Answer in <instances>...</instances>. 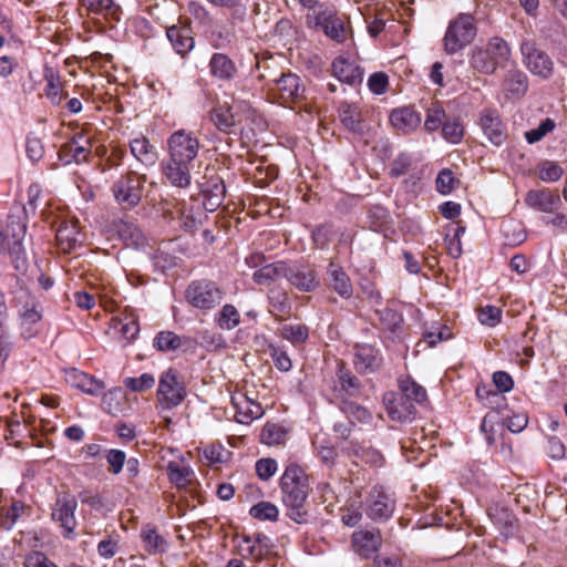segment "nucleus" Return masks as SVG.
<instances>
[{"instance_id": "f257e3e1", "label": "nucleus", "mask_w": 567, "mask_h": 567, "mask_svg": "<svg viewBox=\"0 0 567 567\" xmlns=\"http://www.w3.org/2000/svg\"><path fill=\"white\" fill-rule=\"evenodd\" d=\"M27 228L28 208L20 205L13 206L6 220L0 221V255L9 257L19 271H24L28 265L24 247Z\"/></svg>"}, {"instance_id": "f03ea898", "label": "nucleus", "mask_w": 567, "mask_h": 567, "mask_svg": "<svg viewBox=\"0 0 567 567\" xmlns=\"http://www.w3.org/2000/svg\"><path fill=\"white\" fill-rule=\"evenodd\" d=\"M280 488L287 515L298 524H306L309 515L305 504L310 486L305 470L296 463L289 464L280 478Z\"/></svg>"}, {"instance_id": "7ed1b4c3", "label": "nucleus", "mask_w": 567, "mask_h": 567, "mask_svg": "<svg viewBox=\"0 0 567 567\" xmlns=\"http://www.w3.org/2000/svg\"><path fill=\"white\" fill-rule=\"evenodd\" d=\"M511 61V45L501 37H492L485 45L474 48L470 55L471 66L486 75L494 74L498 68H505Z\"/></svg>"}, {"instance_id": "20e7f679", "label": "nucleus", "mask_w": 567, "mask_h": 567, "mask_svg": "<svg viewBox=\"0 0 567 567\" xmlns=\"http://www.w3.org/2000/svg\"><path fill=\"white\" fill-rule=\"evenodd\" d=\"M475 19L470 13H460L447 25L444 35V50L447 54H455L467 47L476 37Z\"/></svg>"}, {"instance_id": "39448f33", "label": "nucleus", "mask_w": 567, "mask_h": 567, "mask_svg": "<svg viewBox=\"0 0 567 567\" xmlns=\"http://www.w3.org/2000/svg\"><path fill=\"white\" fill-rule=\"evenodd\" d=\"M146 182L145 175L128 172L120 176L112 185V193L116 203L125 209H132L142 199V189Z\"/></svg>"}, {"instance_id": "423d86ee", "label": "nucleus", "mask_w": 567, "mask_h": 567, "mask_svg": "<svg viewBox=\"0 0 567 567\" xmlns=\"http://www.w3.org/2000/svg\"><path fill=\"white\" fill-rule=\"evenodd\" d=\"M522 60L526 69L542 80H548L554 74V62L551 58L537 47L532 39H524L519 44Z\"/></svg>"}, {"instance_id": "0eeeda50", "label": "nucleus", "mask_w": 567, "mask_h": 567, "mask_svg": "<svg viewBox=\"0 0 567 567\" xmlns=\"http://www.w3.org/2000/svg\"><path fill=\"white\" fill-rule=\"evenodd\" d=\"M167 147L169 159L194 164L200 148V143L193 132L182 128L169 135Z\"/></svg>"}, {"instance_id": "6e6552de", "label": "nucleus", "mask_w": 567, "mask_h": 567, "mask_svg": "<svg viewBox=\"0 0 567 567\" xmlns=\"http://www.w3.org/2000/svg\"><path fill=\"white\" fill-rule=\"evenodd\" d=\"M186 300L195 308L210 310L223 300V291L209 280L193 281L186 289Z\"/></svg>"}, {"instance_id": "1a4fd4ad", "label": "nucleus", "mask_w": 567, "mask_h": 567, "mask_svg": "<svg viewBox=\"0 0 567 567\" xmlns=\"http://www.w3.org/2000/svg\"><path fill=\"white\" fill-rule=\"evenodd\" d=\"M307 23L310 27L322 29L327 37L338 43H342L347 39V30L342 19L332 10L323 9L322 6L307 14Z\"/></svg>"}, {"instance_id": "9d476101", "label": "nucleus", "mask_w": 567, "mask_h": 567, "mask_svg": "<svg viewBox=\"0 0 567 567\" xmlns=\"http://www.w3.org/2000/svg\"><path fill=\"white\" fill-rule=\"evenodd\" d=\"M270 91L281 104L299 103L305 97L306 86L299 75L282 73L271 82Z\"/></svg>"}, {"instance_id": "9b49d317", "label": "nucleus", "mask_w": 567, "mask_h": 567, "mask_svg": "<svg viewBox=\"0 0 567 567\" xmlns=\"http://www.w3.org/2000/svg\"><path fill=\"white\" fill-rule=\"evenodd\" d=\"M395 509V499L381 486H374L365 499L367 516L375 522L388 520Z\"/></svg>"}, {"instance_id": "f8f14e48", "label": "nucleus", "mask_w": 567, "mask_h": 567, "mask_svg": "<svg viewBox=\"0 0 567 567\" xmlns=\"http://www.w3.org/2000/svg\"><path fill=\"white\" fill-rule=\"evenodd\" d=\"M185 389L172 369L162 373L158 381L157 399L164 409H172L182 403Z\"/></svg>"}, {"instance_id": "ddd939ff", "label": "nucleus", "mask_w": 567, "mask_h": 567, "mask_svg": "<svg viewBox=\"0 0 567 567\" xmlns=\"http://www.w3.org/2000/svg\"><path fill=\"white\" fill-rule=\"evenodd\" d=\"M78 507L76 498L68 493L60 494L56 497L52 508V519L60 524L64 537H70L76 527L75 511Z\"/></svg>"}, {"instance_id": "4468645a", "label": "nucleus", "mask_w": 567, "mask_h": 567, "mask_svg": "<svg viewBox=\"0 0 567 567\" xmlns=\"http://www.w3.org/2000/svg\"><path fill=\"white\" fill-rule=\"evenodd\" d=\"M351 547L361 558H371L382 547V535L377 528L358 529L352 534Z\"/></svg>"}, {"instance_id": "2eb2a0df", "label": "nucleus", "mask_w": 567, "mask_h": 567, "mask_svg": "<svg viewBox=\"0 0 567 567\" xmlns=\"http://www.w3.org/2000/svg\"><path fill=\"white\" fill-rule=\"evenodd\" d=\"M383 403L391 420L408 422L414 419L416 408L412 401L402 394L388 392L383 396Z\"/></svg>"}, {"instance_id": "dca6fc26", "label": "nucleus", "mask_w": 567, "mask_h": 567, "mask_svg": "<svg viewBox=\"0 0 567 567\" xmlns=\"http://www.w3.org/2000/svg\"><path fill=\"white\" fill-rule=\"evenodd\" d=\"M478 124L484 135L492 144L499 146L506 140L505 125L497 111L489 109L483 110L480 113Z\"/></svg>"}, {"instance_id": "f3484780", "label": "nucleus", "mask_w": 567, "mask_h": 567, "mask_svg": "<svg viewBox=\"0 0 567 567\" xmlns=\"http://www.w3.org/2000/svg\"><path fill=\"white\" fill-rule=\"evenodd\" d=\"M286 279L293 287L305 292L313 291L319 286L316 271L302 265L289 264Z\"/></svg>"}, {"instance_id": "a211bd4d", "label": "nucleus", "mask_w": 567, "mask_h": 567, "mask_svg": "<svg viewBox=\"0 0 567 567\" xmlns=\"http://www.w3.org/2000/svg\"><path fill=\"white\" fill-rule=\"evenodd\" d=\"M333 76L346 84L355 85L362 82L363 71L349 58L340 55L336 58L331 64Z\"/></svg>"}, {"instance_id": "6ab92c4d", "label": "nucleus", "mask_w": 567, "mask_h": 567, "mask_svg": "<svg viewBox=\"0 0 567 567\" xmlns=\"http://www.w3.org/2000/svg\"><path fill=\"white\" fill-rule=\"evenodd\" d=\"M194 164L179 163L174 159H167L162 164L163 174L173 187L187 188L190 186V171Z\"/></svg>"}, {"instance_id": "aec40b11", "label": "nucleus", "mask_w": 567, "mask_h": 567, "mask_svg": "<svg viewBox=\"0 0 567 567\" xmlns=\"http://www.w3.org/2000/svg\"><path fill=\"white\" fill-rule=\"evenodd\" d=\"M353 363L360 373H371L381 367L382 358L374 347L358 344L354 348Z\"/></svg>"}, {"instance_id": "412c9836", "label": "nucleus", "mask_w": 567, "mask_h": 567, "mask_svg": "<svg viewBox=\"0 0 567 567\" xmlns=\"http://www.w3.org/2000/svg\"><path fill=\"white\" fill-rule=\"evenodd\" d=\"M231 403L235 409V417L241 424H249L264 414L261 405L244 394L231 396Z\"/></svg>"}, {"instance_id": "4be33fe9", "label": "nucleus", "mask_w": 567, "mask_h": 567, "mask_svg": "<svg viewBox=\"0 0 567 567\" xmlns=\"http://www.w3.org/2000/svg\"><path fill=\"white\" fill-rule=\"evenodd\" d=\"M390 122L395 130L409 134L421 125L422 117L419 112L411 107H401L391 112Z\"/></svg>"}, {"instance_id": "5701e85b", "label": "nucleus", "mask_w": 567, "mask_h": 567, "mask_svg": "<svg viewBox=\"0 0 567 567\" xmlns=\"http://www.w3.org/2000/svg\"><path fill=\"white\" fill-rule=\"evenodd\" d=\"M65 381L71 386L76 388L90 395H99L104 389L103 382L92 378L91 375L78 369L66 370Z\"/></svg>"}, {"instance_id": "b1692460", "label": "nucleus", "mask_w": 567, "mask_h": 567, "mask_svg": "<svg viewBox=\"0 0 567 567\" xmlns=\"http://www.w3.org/2000/svg\"><path fill=\"white\" fill-rule=\"evenodd\" d=\"M233 111L234 103L231 105L218 104L210 111V121L220 132L231 133L238 126L239 116Z\"/></svg>"}, {"instance_id": "393cba45", "label": "nucleus", "mask_w": 567, "mask_h": 567, "mask_svg": "<svg viewBox=\"0 0 567 567\" xmlns=\"http://www.w3.org/2000/svg\"><path fill=\"white\" fill-rule=\"evenodd\" d=\"M130 150L134 158L144 166H153L158 158L156 147L142 134H137L130 141Z\"/></svg>"}, {"instance_id": "a878e982", "label": "nucleus", "mask_w": 567, "mask_h": 567, "mask_svg": "<svg viewBox=\"0 0 567 567\" xmlns=\"http://www.w3.org/2000/svg\"><path fill=\"white\" fill-rule=\"evenodd\" d=\"M19 316L24 324H33L41 320L42 309L39 300L28 291H21L17 297Z\"/></svg>"}, {"instance_id": "bb28decb", "label": "nucleus", "mask_w": 567, "mask_h": 567, "mask_svg": "<svg viewBox=\"0 0 567 567\" xmlns=\"http://www.w3.org/2000/svg\"><path fill=\"white\" fill-rule=\"evenodd\" d=\"M209 73L219 81H231L237 68L234 61L224 53H214L208 62Z\"/></svg>"}, {"instance_id": "cd10ccee", "label": "nucleus", "mask_w": 567, "mask_h": 567, "mask_svg": "<svg viewBox=\"0 0 567 567\" xmlns=\"http://www.w3.org/2000/svg\"><path fill=\"white\" fill-rule=\"evenodd\" d=\"M56 241L60 249L64 252H71L83 241V237L73 221H63L56 230Z\"/></svg>"}, {"instance_id": "c85d7f7f", "label": "nucleus", "mask_w": 567, "mask_h": 567, "mask_svg": "<svg viewBox=\"0 0 567 567\" xmlns=\"http://www.w3.org/2000/svg\"><path fill=\"white\" fill-rule=\"evenodd\" d=\"M339 117L343 126L350 132L358 135L365 133L367 125L358 106L347 102L342 103L339 107Z\"/></svg>"}, {"instance_id": "c756f323", "label": "nucleus", "mask_w": 567, "mask_h": 567, "mask_svg": "<svg viewBox=\"0 0 567 567\" xmlns=\"http://www.w3.org/2000/svg\"><path fill=\"white\" fill-rule=\"evenodd\" d=\"M166 35L173 49L181 55L187 54L194 48L195 41L188 27L172 25L166 30Z\"/></svg>"}, {"instance_id": "7c9ffc66", "label": "nucleus", "mask_w": 567, "mask_h": 567, "mask_svg": "<svg viewBox=\"0 0 567 567\" xmlns=\"http://www.w3.org/2000/svg\"><path fill=\"white\" fill-rule=\"evenodd\" d=\"M91 153L90 142L85 140L83 135L74 136L69 143L63 145L61 150V154L64 157H70L65 159L66 164L71 162L82 163L86 161L87 156Z\"/></svg>"}, {"instance_id": "2f4dec72", "label": "nucleus", "mask_w": 567, "mask_h": 567, "mask_svg": "<svg viewBox=\"0 0 567 567\" xmlns=\"http://www.w3.org/2000/svg\"><path fill=\"white\" fill-rule=\"evenodd\" d=\"M503 90L513 97H522L528 90V76L517 68L509 69L503 81Z\"/></svg>"}, {"instance_id": "473e14b6", "label": "nucleus", "mask_w": 567, "mask_h": 567, "mask_svg": "<svg viewBox=\"0 0 567 567\" xmlns=\"http://www.w3.org/2000/svg\"><path fill=\"white\" fill-rule=\"evenodd\" d=\"M526 204L543 213H551L558 208L560 198L549 190H529L525 198Z\"/></svg>"}, {"instance_id": "72a5a7b5", "label": "nucleus", "mask_w": 567, "mask_h": 567, "mask_svg": "<svg viewBox=\"0 0 567 567\" xmlns=\"http://www.w3.org/2000/svg\"><path fill=\"white\" fill-rule=\"evenodd\" d=\"M288 265L289 264L286 261L268 264L256 270L252 275V279L258 285H269L270 282L280 280L282 278L286 279Z\"/></svg>"}, {"instance_id": "f704fd0d", "label": "nucleus", "mask_w": 567, "mask_h": 567, "mask_svg": "<svg viewBox=\"0 0 567 567\" xmlns=\"http://www.w3.org/2000/svg\"><path fill=\"white\" fill-rule=\"evenodd\" d=\"M488 516L498 528L499 534L505 538L512 536L516 530V518L507 508L495 507L488 511Z\"/></svg>"}, {"instance_id": "c9c22d12", "label": "nucleus", "mask_w": 567, "mask_h": 567, "mask_svg": "<svg viewBox=\"0 0 567 567\" xmlns=\"http://www.w3.org/2000/svg\"><path fill=\"white\" fill-rule=\"evenodd\" d=\"M327 274L336 292L343 298H349L352 295V284L350 278L339 265L330 262Z\"/></svg>"}, {"instance_id": "e433bc0d", "label": "nucleus", "mask_w": 567, "mask_h": 567, "mask_svg": "<svg viewBox=\"0 0 567 567\" xmlns=\"http://www.w3.org/2000/svg\"><path fill=\"white\" fill-rule=\"evenodd\" d=\"M363 0H357L359 4L358 10L361 12L365 23L367 30L370 37L377 38L385 27V21L381 18L377 11V9L371 8V3L361 6Z\"/></svg>"}, {"instance_id": "4c0bfd02", "label": "nucleus", "mask_w": 567, "mask_h": 567, "mask_svg": "<svg viewBox=\"0 0 567 567\" xmlns=\"http://www.w3.org/2000/svg\"><path fill=\"white\" fill-rule=\"evenodd\" d=\"M238 114L240 122L236 128L244 131V128H251L252 124H257L258 121L261 122V117L258 115L257 111L251 107V105L241 100H234V111Z\"/></svg>"}, {"instance_id": "58836bf2", "label": "nucleus", "mask_w": 567, "mask_h": 567, "mask_svg": "<svg viewBox=\"0 0 567 567\" xmlns=\"http://www.w3.org/2000/svg\"><path fill=\"white\" fill-rule=\"evenodd\" d=\"M226 186L221 179L212 182L209 188L205 192L204 208L208 212L216 210L224 202Z\"/></svg>"}, {"instance_id": "ea45409f", "label": "nucleus", "mask_w": 567, "mask_h": 567, "mask_svg": "<svg viewBox=\"0 0 567 567\" xmlns=\"http://www.w3.org/2000/svg\"><path fill=\"white\" fill-rule=\"evenodd\" d=\"M287 429L281 424L266 423L260 434L261 443L272 446L284 444L287 440Z\"/></svg>"}, {"instance_id": "a19ab883", "label": "nucleus", "mask_w": 567, "mask_h": 567, "mask_svg": "<svg viewBox=\"0 0 567 567\" xmlns=\"http://www.w3.org/2000/svg\"><path fill=\"white\" fill-rule=\"evenodd\" d=\"M141 537L145 549L150 554H162L166 551L167 542L156 532V529L146 527L142 530Z\"/></svg>"}, {"instance_id": "79ce46f5", "label": "nucleus", "mask_w": 567, "mask_h": 567, "mask_svg": "<svg viewBox=\"0 0 567 567\" xmlns=\"http://www.w3.org/2000/svg\"><path fill=\"white\" fill-rule=\"evenodd\" d=\"M167 474L169 481L177 487H186L190 481L193 470L188 465L177 462H169L167 464Z\"/></svg>"}, {"instance_id": "37998d69", "label": "nucleus", "mask_w": 567, "mask_h": 567, "mask_svg": "<svg viewBox=\"0 0 567 567\" xmlns=\"http://www.w3.org/2000/svg\"><path fill=\"white\" fill-rule=\"evenodd\" d=\"M400 389L402 391L401 394L406 396L414 404L422 403L426 400L425 389L410 378L400 380Z\"/></svg>"}, {"instance_id": "c03bdc74", "label": "nucleus", "mask_w": 567, "mask_h": 567, "mask_svg": "<svg viewBox=\"0 0 567 567\" xmlns=\"http://www.w3.org/2000/svg\"><path fill=\"white\" fill-rule=\"evenodd\" d=\"M217 324L224 330H233L240 322V315L233 305H225L216 318Z\"/></svg>"}, {"instance_id": "a18cd8bd", "label": "nucleus", "mask_w": 567, "mask_h": 567, "mask_svg": "<svg viewBox=\"0 0 567 567\" xmlns=\"http://www.w3.org/2000/svg\"><path fill=\"white\" fill-rule=\"evenodd\" d=\"M268 301L271 307V313L285 315L291 309V302L285 291L271 289L268 293Z\"/></svg>"}, {"instance_id": "49530a36", "label": "nucleus", "mask_w": 567, "mask_h": 567, "mask_svg": "<svg viewBox=\"0 0 567 567\" xmlns=\"http://www.w3.org/2000/svg\"><path fill=\"white\" fill-rule=\"evenodd\" d=\"M336 390L343 395L353 396L360 390L359 380L349 371L340 369L338 373V386H336Z\"/></svg>"}, {"instance_id": "de8ad7c7", "label": "nucleus", "mask_w": 567, "mask_h": 567, "mask_svg": "<svg viewBox=\"0 0 567 567\" xmlns=\"http://www.w3.org/2000/svg\"><path fill=\"white\" fill-rule=\"evenodd\" d=\"M249 514L258 520L276 522L279 516V511L278 507L270 502H259L250 508Z\"/></svg>"}, {"instance_id": "09e8293b", "label": "nucleus", "mask_w": 567, "mask_h": 567, "mask_svg": "<svg viewBox=\"0 0 567 567\" xmlns=\"http://www.w3.org/2000/svg\"><path fill=\"white\" fill-rule=\"evenodd\" d=\"M47 81L45 95L53 104L62 101L60 76L53 70H47L44 74Z\"/></svg>"}, {"instance_id": "8fccbe9b", "label": "nucleus", "mask_w": 567, "mask_h": 567, "mask_svg": "<svg viewBox=\"0 0 567 567\" xmlns=\"http://www.w3.org/2000/svg\"><path fill=\"white\" fill-rule=\"evenodd\" d=\"M116 230L127 245H140L143 239L140 228L133 223L122 220L116 225Z\"/></svg>"}, {"instance_id": "3c124183", "label": "nucleus", "mask_w": 567, "mask_h": 567, "mask_svg": "<svg viewBox=\"0 0 567 567\" xmlns=\"http://www.w3.org/2000/svg\"><path fill=\"white\" fill-rule=\"evenodd\" d=\"M181 338L173 331H161L154 338L153 346L159 351H172L181 347Z\"/></svg>"}, {"instance_id": "603ef678", "label": "nucleus", "mask_w": 567, "mask_h": 567, "mask_svg": "<svg viewBox=\"0 0 567 567\" xmlns=\"http://www.w3.org/2000/svg\"><path fill=\"white\" fill-rule=\"evenodd\" d=\"M281 336L293 344L306 342L309 332L308 328L302 324H286L281 328Z\"/></svg>"}, {"instance_id": "864d4df0", "label": "nucleus", "mask_w": 567, "mask_h": 567, "mask_svg": "<svg viewBox=\"0 0 567 567\" xmlns=\"http://www.w3.org/2000/svg\"><path fill=\"white\" fill-rule=\"evenodd\" d=\"M114 329H116L127 342H131L138 334L140 326L136 318L126 317L124 320H116L114 322Z\"/></svg>"}, {"instance_id": "5fc2aeb1", "label": "nucleus", "mask_w": 567, "mask_h": 567, "mask_svg": "<svg viewBox=\"0 0 567 567\" xmlns=\"http://www.w3.org/2000/svg\"><path fill=\"white\" fill-rule=\"evenodd\" d=\"M268 351H269V355L271 357V359L275 363V367L278 370H280L282 372H288L291 370V368H292L291 359L289 358L287 351L282 347L276 346V344H269Z\"/></svg>"}, {"instance_id": "6e6d98bb", "label": "nucleus", "mask_w": 567, "mask_h": 567, "mask_svg": "<svg viewBox=\"0 0 567 567\" xmlns=\"http://www.w3.org/2000/svg\"><path fill=\"white\" fill-rule=\"evenodd\" d=\"M81 4L93 14H114L116 7L113 0H81Z\"/></svg>"}, {"instance_id": "4d7b16f0", "label": "nucleus", "mask_w": 567, "mask_h": 567, "mask_svg": "<svg viewBox=\"0 0 567 567\" xmlns=\"http://www.w3.org/2000/svg\"><path fill=\"white\" fill-rule=\"evenodd\" d=\"M477 319L481 324L487 326V327H495L497 326L502 320V310L498 307L495 306H484L480 308L477 313Z\"/></svg>"}, {"instance_id": "13d9d810", "label": "nucleus", "mask_w": 567, "mask_h": 567, "mask_svg": "<svg viewBox=\"0 0 567 567\" xmlns=\"http://www.w3.org/2000/svg\"><path fill=\"white\" fill-rule=\"evenodd\" d=\"M563 174V168L555 162L545 161L538 166V176L543 182H556Z\"/></svg>"}, {"instance_id": "bf43d9fd", "label": "nucleus", "mask_w": 567, "mask_h": 567, "mask_svg": "<svg viewBox=\"0 0 567 567\" xmlns=\"http://www.w3.org/2000/svg\"><path fill=\"white\" fill-rule=\"evenodd\" d=\"M124 385L133 392H142L155 385V378L151 373H143L138 378L124 379Z\"/></svg>"}, {"instance_id": "052dcab7", "label": "nucleus", "mask_w": 567, "mask_h": 567, "mask_svg": "<svg viewBox=\"0 0 567 567\" xmlns=\"http://www.w3.org/2000/svg\"><path fill=\"white\" fill-rule=\"evenodd\" d=\"M25 505L21 501L12 502L11 506L6 511L2 526L4 529L10 530L13 528L17 520L24 514Z\"/></svg>"}, {"instance_id": "680f3d73", "label": "nucleus", "mask_w": 567, "mask_h": 567, "mask_svg": "<svg viewBox=\"0 0 567 567\" xmlns=\"http://www.w3.org/2000/svg\"><path fill=\"white\" fill-rule=\"evenodd\" d=\"M444 140L451 144H458L464 136V128L458 121L444 122L442 126Z\"/></svg>"}, {"instance_id": "e2e57ef3", "label": "nucleus", "mask_w": 567, "mask_h": 567, "mask_svg": "<svg viewBox=\"0 0 567 567\" xmlns=\"http://www.w3.org/2000/svg\"><path fill=\"white\" fill-rule=\"evenodd\" d=\"M377 315L381 323L391 331H396L403 321L402 316L398 311L390 308L377 310Z\"/></svg>"}, {"instance_id": "0e129e2a", "label": "nucleus", "mask_w": 567, "mask_h": 567, "mask_svg": "<svg viewBox=\"0 0 567 567\" xmlns=\"http://www.w3.org/2000/svg\"><path fill=\"white\" fill-rule=\"evenodd\" d=\"M445 117V111L441 106H433L427 110L424 128L427 132H434L443 126V120Z\"/></svg>"}, {"instance_id": "69168bd1", "label": "nucleus", "mask_w": 567, "mask_h": 567, "mask_svg": "<svg viewBox=\"0 0 567 567\" xmlns=\"http://www.w3.org/2000/svg\"><path fill=\"white\" fill-rule=\"evenodd\" d=\"M555 128V122L550 118L544 120L536 128L525 133V138L529 144L539 142L546 134Z\"/></svg>"}, {"instance_id": "338daca9", "label": "nucleus", "mask_w": 567, "mask_h": 567, "mask_svg": "<svg viewBox=\"0 0 567 567\" xmlns=\"http://www.w3.org/2000/svg\"><path fill=\"white\" fill-rule=\"evenodd\" d=\"M255 468L260 480L268 481L276 474L278 466L274 458L265 457L256 462Z\"/></svg>"}, {"instance_id": "774afa93", "label": "nucleus", "mask_w": 567, "mask_h": 567, "mask_svg": "<svg viewBox=\"0 0 567 567\" xmlns=\"http://www.w3.org/2000/svg\"><path fill=\"white\" fill-rule=\"evenodd\" d=\"M105 458L110 465V470L114 475L122 472L126 462V454L122 450L111 449L106 451Z\"/></svg>"}]
</instances>
